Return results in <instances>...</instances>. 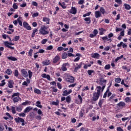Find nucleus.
Segmentation results:
<instances>
[{"instance_id":"nucleus-8","label":"nucleus","mask_w":131,"mask_h":131,"mask_svg":"<svg viewBox=\"0 0 131 131\" xmlns=\"http://www.w3.org/2000/svg\"><path fill=\"white\" fill-rule=\"evenodd\" d=\"M82 64H83L82 62H80L79 64H78V63H76L77 67L74 69V72H77V71H78V69H80V68H81Z\"/></svg>"},{"instance_id":"nucleus-6","label":"nucleus","mask_w":131,"mask_h":131,"mask_svg":"<svg viewBox=\"0 0 131 131\" xmlns=\"http://www.w3.org/2000/svg\"><path fill=\"white\" fill-rule=\"evenodd\" d=\"M14 45H15L14 43L9 42V41H4L5 47L8 48V49H10L11 50H15V48L12 46H14Z\"/></svg>"},{"instance_id":"nucleus-30","label":"nucleus","mask_w":131,"mask_h":131,"mask_svg":"<svg viewBox=\"0 0 131 131\" xmlns=\"http://www.w3.org/2000/svg\"><path fill=\"white\" fill-rule=\"evenodd\" d=\"M66 100L67 103H70L71 102V97L70 96V95L66 97Z\"/></svg>"},{"instance_id":"nucleus-49","label":"nucleus","mask_w":131,"mask_h":131,"mask_svg":"<svg viewBox=\"0 0 131 131\" xmlns=\"http://www.w3.org/2000/svg\"><path fill=\"white\" fill-rule=\"evenodd\" d=\"M18 116H19V117H26V115L25 114V113H21L18 114Z\"/></svg>"},{"instance_id":"nucleus-62","label":"nucleus","mask_w":131,"mask_h":131,"mask_svg":"<svg viewBox=\"0 0 131 131\" xmlns=\"http://www.w3.org/2000/svg\"><path fill=\"white\" fill-rule=\"evenodd\" d=\"M32 6H34L35 7H37V6H38V4H37V3H36V2H34V1H33L32 2Z\"/></svg>"},{"instance_id":"nucleus-43","label":"nucleus","mask_w":131,"mask_h":131,"mask_svg":"<svg viewBox=\"0 0 131 131\" xmlns=\"http://www.w3.org/2000/svg\"><path fill=\"white\" fill-rule=\"evenodd\" d=\"M20 39V36H16L13 39L14 41H18Z\"/></svg>"},{"instance_id":"nucleus-24","label":"nucleus","mask_w":131,"mask_h":131,"mask_svg":"<svg viewBox=\"0 0 131 131\" xmlns=\"http://www.w3.org/2000/svg\"><path fill=\"white\" fill-rule=\"evenodd\" d=\"M84 21H86V24H91L92 20H91V17H85L84 19Z\"/></svg>"},{"instance_id":"nucleus-48","label":"nucleus","mask_w":131,"mask_h":131,"mask_svg":"<svg viewBox=\"0 0 131 131\" xmlns=\"http://www.w3.org/2000/svg\"><path fill=\"white\" fill-rule=\"evenodd\" d=\"M80 131H89V129L86 127H82L80 128Z\"/></svg>"},{"instance_id":"nucleus-60","label":"nucleus","mask_w":131,"mask_h":131,"mask_svg":"<svg viewBox=\"0 0 131 131\" xmlns=\"http://www.w3.org/2000/svg\"><path fill=\"white\" fill-rule=\"evenodd\" d=\"M1 83H0V86H4L6 84V83L5 82V79L1 81Z\"/></svg>"},{"instance_id":"nucleus-54","label":"nucleus","mask_w":131,"mask_h":131,"mask_svg":"<svg viewBox=\"0 0 131 131\" xmlns=\"http://www.w3.org/2000/svg\"><path fill=\"white\" fill-rule=\"evenodd\" d=\"M116 97V95L115 94H113L110 97L109 101H112L113 98H115Z\"/></svg>"},{"instance_id":"nucleus-31","label":"nucleus","mask_w":131,"mask_h":131,"mask_svg":"<svg viewBox=\"0 0 131 131\" xmlns=\"http://www.w3.org/2000/svg\"><path fill=\"white\" fill-rule=\"evenodd\" d=\"M100 12L102 14V15H104L106 13V11L105 10V9H104V7H100Z\"/></svg>"},{"instance_id":"nucleus-22","label":"nucleus","mask_w":131,"mask_h":131,"mask_svg":"<svg viewBox=\"0 0 131 131\" xmlns=\"http://www.w3.org/2000/svg\"><path fill=\"white\" fill-rule=\"evenodd\" d=\"M8 60H10V61H18V59L17 58L13 56H8L7 57Z\"/></svg>"},{"instance_id":"nucleus-52","label":"nucleus","mask_w":131,"mask_h":131,"mask_svg":"<svg viewBox=\"0 0 131 131\" xmlns=\"http://www.w3.org/2000/svg\"><path fill=\"white\" fill-rule=\"evenodd\" d=\"M47 41H48V40L47 39H43L41 40V43L42 45H46Z\"/></svg>"},{"instance_id":"nucleus-12","label":"nucleus","mask_w":131,"mask_h":131,"mask_svg":"<svg viewBox=\"0 0 131 131\" xmlns=\"http://www.w3.org/2000/svg\"><path fill=\"white\" fill-rule=\"evenodd\" d=\"M67 66H69V63H65L62 65L61 70L62 71H67Z\"/></svg>"},{"instance_id":"nucleus-16","label":"nucleus","mask_w":131,"mask_h":131,"mask_svg":"<svg viewBox=\"0 0 131 131\" xmlns=\"http://www.w3.org/2000/svg\"><path fill=\"white\" fill-rule=\"evenodd\" d=\"M88 74L91 76V77H93V75H95V71L93 70H90L87 71Z\"/></svg>"},{"instance_id":"nucleus-57","label":"nucleus","mask_w":131,"mask_h":131,"mask_svg":"<svg viewBox=\"0 0 131 131\" xmlns=\"http://www.w3.org/2000/svg\"><path fill=\"white\" fill-rule=\"evenodd\" d=\"M37 114L39 115H41V116H42L43 115L42 114V112L41 111V110L40 109H39L38 111H37Z\"/></svg>"},{"instance_id":"nucleus-11","label":"nucleus","mask_w":131,"mask_h":131,"mask_svg":"<svg viewBox=\"0 0 131 131\" xmlns=\"http://www.w3.org/2000/svg\"><path fill=\"white\" fill-rule=\"evenodd\" d=\"M58 61H60V56L56 55L53 58L52 63L53 64H56V63H57Z\"/></svg>"},{"instance_id":"nucleus-14","label":"nucleus","mask_w":131,"mask_h":131,"mask_svg":"<svg viewBox=\"0 0 131 131\" xmlns=\"http://www.w3.org/2000/svg\"><path fill=\"white\" fill-rule=\"evenodd\" d=\"M14 84V81L13 80H10L8 81V86L9 88V89H13L14 88V86L13 85Z\"/></svg>"},{"instance_id":"nucleus-29","label":"nucleus","mask_w":131,"mask_h":131,"mask_svg":"<svg viewBox=\"0 0 131 131\" xmlns=\"http://www.w3.org/2000/svg\"><path fill=\"white\" fill-rule=\"evenodd\" d=\"M59 103H60V101H59V100L57 99L56 101L52 102V105H54L55 106H58L59 105Z\"/></svg>"},{"instance_id":"nucleus-2","label":"nucleus","mask_w":131,"mask_h":131,"mask_svg":"<svg viewBox=\"0 0 131 131\" xmlns=\"http://www.w3.org/2000/svg\"><path fill=\"white\" fill-rule=\"evenodd\" d=\"M64 78L66 82H70V83H73L74 82V77L69 75V74L64 75Z\"/></svg>"},{"instance_id":"nucleus-7","label":"nucleus","mask_w":131,"mask_h":131,"mask_svg":"<svg viewBox=\"0 0 131 131\" xmlns=\"http://www.w3.org/2000/svg\"><path fill=\"white\" fill-rule=\"evenodd\" d=\"M23 26H24V28H26V29H27V30H31L32 29L30 25H29V24L26 21H24L23 23Z\"/></svg>"},{"instance_id":"nucleus-36","label":"nucleus","mask_w":131,"mask_h":131,"mask_svg":"<svg viewBox=\"0 0 131 131\" xmlns=\"http://www.w3.org/2000/svg\"><path fill=\"white\" fill-rule=\"evenodd\" d=\"M122 69H124V70H126L127 72H129L130 71V69H128L127 67L125 66H123L122 67Z\"/></svg>"},{"instance_id":"nucleus-61","label":"nucleus","mask_w":131,"mask_h":131,"mask_svg":"<svg viewBox=\"0 0 131 131\" xmlns=\"http://www.w3.org/2000/svg\"><path fill=\"white\" fill-rule=\"evenodd\" d=\"M5 129V127L2 123H0V131H3Z\"/></svg>"},{"instance_id":"nucleus-5","label":"nucleus","mask_w":131,"mask_h":131,"mask_svg":"<svg viewBox=\"0 0 131 131\" xmlns=\"http://www.w3.org/2000/svg\"><path fill=\"white\" fill-rule=\"evenodd\" d=\"M14 120L16 123H21L22 126L25 125V120L22 118L17 117L15 118Z\"/></svg>"},{"instance_id":"nucleus-32","label":"nucleus","mask_w":131,"mask_h":131,"mask_svg":"<svg viewBox=\"0 0 131 131\" xmlns=\"http://www.w3.org/2000/svg\"><path fill=\"white\" fill-rule=\"evenodd\" d=\"M37 31H38L37 29H34V30H33L32 33L31 37H34V36H35V33L37 32Z\"/></svg>"},{"instance_id":"nucleus-41","label":"nucleus","mask_w":131,"mask_h":131,"mask_svg":"<svg viewBox=\"0 0 131 131\" xmlns=\"http://www.w3.org/2000/svg\"><path fill=\"white\" fill-rule=\"evenodd\" d=\"M30 103V101L29 100H27L24 102H23L21 103V105L23 106H26V105H28V104H29Z\"/></svg>"},{"instance_id":"nucleus-34","label":"nucleus","mask_w":131,"mask_h":131,"mask_svg":"<svg viewBox=\"0 0 131 131\" xmlns=\"http://www.w3.org/2000/svg\"><path fill=\"white\" fill-rule=\"evenodd\" d=\"M115 81L117 83H120V82L121 81V78H115Z\"/></svg>"},{"instance_id":"nucleus-20","label":"nucleus","mask_w":131,"mask_h":131,"mask_svg":"<svg viewBox=\"0 0 131 131\" xmlns=\"http://www.w3.org/2000/svg\"><path fill=\"white\" fill-rule=\"evenodd\" d=\"M123 7H124V9L127 11H129V10L131 9V6L129 4L125 3L123 5Z\"/></svg>"},{"instance_id":"nucleus-17","label":"nucleus","mask_w":131,"mask_h":131,"mask_svg":"<svg viewBox=\"0 0 131 131\" xmlns=\"http://www.w3.org/2000/svg\"><path fill=\"white\" fill-rule=\"evenodd\" d=\"M42 64L45 66H48L51 64V61L49 59H47L42 62Z\"/></svg>"},{"instance_id":"nucleus-9","label":"nucleus","mask_w":131,"mask_h":131,"mask_svg":"<svg viewBox=\"0 0 131 131\" xmlns=\"http://www.w3.org/2000/svg\"><path fill=\"white\" fill-rule=\"evenodd\" d=\"M70 14H73V15H75L77 13V9L74 7H72L71 9L69 11Z\"/></svg>"},{"instance_id":"nucleus-64","label":"nucleus","mask_w":131,"mask_h":131,"mask_svg":"<svg viewBox=\"0 0 131 131\" xmlns=\"http://www.w3.org/2000/svg\"><path fill=\"white\" fill-rule=\"evenodd\" d=\"M16 111H17L18 112H21V111H22V108H21V106L17 107Z\"/></svg>"},{"instance_id":"nucleus-4","label":"nucleus","mask_w":131,"mask_h":131,"mask_svg":"<svg viewBox=\"0 0 131 131\" xmlns=\"http://www.w3.org/2000/svg\"><path fill=\"white\" fill-rule=\"evenodd\" d=\"M47 29H48V28L46 26L41 27L39 30L40 34H41L42 35H47V34H49V31H47Z\"/></svg>"},{"instance_id":"nucleus-28","label":"nucleus","mask_w":131,"mask_h":131,"mask_svg":"<svg viewBox=\"0 0 131 131\" xmlns=\"http://www.w3.org/2000/svg\"><path fill=\"white\" fill-rule=\"evenodd\" d=\"M40 104H41L40 101H37L36 102V106L37 107H38V108H42V105H41Z\"/></svg>"},{"instance_id":"nucleus-55","label":"nucleus","mask_w":131,"mask_h":131,"mask_svg":"<svg viewBox=\"0 0 131 131\" xmlns=\"http://www.w3.org/2000/svg\"><path fill=\"white\" fill-rule=\"evenodd\" d=\"M53 48L54 47H53V46L50 45L47 48V51H50L51 50H53Z\"/></svg>"},{"instance_id":"nucleus-37","label":"nucleus","mask_w":131,"mask_h":131,"mask_svg":"<svg viewBox=\"0 0 131 131\" xmlns=\"http://www.w3.org/2000/svg\"><path fill=\"white\" fill-rule=\"evenodd\" d=\"M6 73H7L8 75H11V74H12V70L11 69H7L6 71Z\"/></svg>"},{"instance_id":"nucleus-27","label":"nucleus","mask_w":131,"mask_h":131,"mask_svg":"<svg viewBox=\"0 0 131 131\" xmlns=\"http://www.w3.org/2000/svg\"><path fill=\"white\" fill-rule=\"evenodd\" d=\"M58 5H59V6H60V7H61V8L62 9H66V8H67V7H66V6H65L64 2H62V3H61V2H59Z\"/></svg>"},{"instance_id":"nucleus-1","label":"nucleus","mask_w":131,"mask_h":131,"mask_svg":"<svg viewBox=\"0 0 131 131\" xmlns=\"http://www.w3.org/2000/svg\"><path fill=\"white\" fill-rule=\"evenodd\" d=\"M97 92H94L93 95L92 99L91 102L93 104H96V102L99 100L100 96H101V90L102 88L100 86H97Z\"/></svg>"},{"instance_id":"nucleus-59","label":"nucleus","mask_w":131,"mask_h":131,"mask_svg":"<svg viewBox=\"0 0 131 131\" xmlns=\"http://www.w3.org/2000/svg\"><path fill=\"white\" fill-rule=\"evenodd\" d=\"M91 66H92V65L91 64H89L88 65L87 64H84L83 68L84 69H88V67H91Z\"/></svg>"},{"instance_id":"nucleus-40","label":"nucleus","mask_w":131,"mask_h":131,"mask_svg":"<svg viewBox=\"0 0 131 131\" xmlns=\"http://www.w3.org/2000/svg\"><path fill=\"white\" fill-rule=\"evenodd\" d=\"M100 81L102 83H104V84H106V83H107V80L104 79V78H101L100 79Z\"/></svg>"},{"instance_id":"nucleus-56","label":"nucleus","mask_w":131,"mask_h":131,"mask_svg":"<svg viewBox=\"0 0 131 131\" xmlns=\"http://www.w3.org/2000/svg\"><path fill=\"white\" fill-rule=\"evenodd\" d=\"M91 14H92V12H89L83 15V17L84 18V17H86L87 16H90L91 15Z\"/></svg>"},{"instance_id":"nucleus-38","label":"nucleus","mask_w":131,"mask_h":131,"mask_svg":"<svg viewBox=\"0 0 131 131\" xmlns=\"http://www.w3.org/2000/svg\"><path fill=\"white\" fill-rule=\"evenodd\" d=\"M34 93L35 94H41V92L40 91V90H39V89H37L36 88H35L34 89Z\"/></svg>"},{"instance_id":"nucleus-25","label":"nucleus","mask_w":131,"mask_h":131,"mask_svg":"<svg viewBox=\"0 0 131 131\" xmlns=\"http://www.w3.org/2000/svg\"><path fill=\"white\" fill-rule=\"evenodd\" d=\"M99 30L100 31L99 35H103V34H104V32L106 31V29L103 28H99Z\"/></svg>"},{"instance_id":"nucleus-39","label":"nucleus","mask_w":131,"mask_h":131,"mask_svg":"<svg viewBox=\"0 0 131 131\" xmlns=\"http://www.w3.org/2000/svg\"><path fill=\"white\" fill-rule=\"evenodd\" d=\"M110 68H111V66H110V64H106L104 67L105 70H109V69H110Z\"/></svg>"},{"instance_id":"nucleus-26","label":"nucleus","mask_w":131,"mask_h":131,"mask_svg":"<svg viewBox=\"0 0 131 131\" xmlns=\"http://www.w3.org/2000/svg\"><path fill=\"white\" fill-rule=\"evenodd\" d=\"M43 22H46V24H50V19L48 17H44L42 19Z\"/></svg>"},{"instance_id":"nucleus-45","label":"nucleus","mask_w":131,"mask_h":131,"mask_svg":"<svg viewBox=\"0 0 131 131\" xmlns=\"http://www.w3.org/2000/svg\"><path fill=\"white\" fill-rule=\"evenodd\" d=\"M18 75H19V72L18 71V70H15L14 76H15V77H18Z\"/></svg>"},{"instance_id":"nucleus-3","label":"nucleus","mask_w":131,"mask_h":131,"mask_svg":"<svg viewBox=\"0 0 131 131\" xmlns=\"http://www.w3.org/2000/svg\"><path fill=\"white\" fill-rule=\"evenodd\" d=\"M20 93L17 92L13 93L11 96V99H13L12 100L14 103H18L20 101Z\"/></svg>"},{"instance_id":"nucleus-58","label":"nucleus","mask_w":131,"mask_h":131,"mask_svg":"<svg viewBox=\"0 0 131 131\" xmlns=\"http://www.w3.org/2000/svg\"><path fill=\"white\" fill-rule=\"evenodd\" d=\"M12 7L15 10H17V9H18V5H16V3H14Z\"/></svg>"},{"instance_id":"nucleus-50","label":"nucleus","mask_w":131,"mask_h":131,"mask_svg":"<svg viewBox=\"0 0 131 131\" xmlns=\"http://www.w3.org/2000/svg\"><path fill=\"white\" fill-rule=\"evenodd\" d=\"M123 58V55H121L120 57H117L116 59H115V62H117L120 59H122Z\"/></svg>"},{"instance_id":"nucleus-15","label":"nucleus","mask_w":131,"mask_h":131,"mask_svg":"<svg viewBox=\"0 0 131 131\" xmlns=\"http://www.w3.org/2000/svg\"><path fill=\"white\" fill-rule=\"evenodd\" d=\"M78 98L80 101L76 100L75 103L76 104H82V97H81V96L80 95H78Z\"/></svg>"},{"instance_id":"nucleus-47","label":"nucleus","mask_w":131,"mask_h":131,"mask_svg":"<svg viewBox=\"0 0 131 131\" xmlns=\"http://www.w3.org/2000/svg\"><path fill=\"white\" fill-rule=\"evenodd\" d=\"M11 111L13 114H16V109L15 108V106H11Z\"/></svg>"},{"instance_id":"nucleus-51","label":"nucleus","mask_w":131,"mask_h":131,"mask_svg":"<svg viewBox=\"0 0 131 131\" xmlns=\"http://www.w3.org/2000/svg\"><path fill=\"white\" fill-rule=\"evenodd\" d=\"M6 91L8 94H12L13 93V89H6Z\"/></svg>"},{"instance_id":"nucleus-35","label":"nucleus","mask_w":131,"mask_h":131,"mask_svg":"<svg viewBox=\"0 0 131 131\" xmlns=\"http://www.w3.org/2000/svg\"><path fill=\"white\" fill-rule=\"evenodd\" d=\"M33 53V49H30V50L28 52V56L29 57H32Z\"/></svg>"},{"instance_id":"nucleus-23","label":"nucleus","mask_w":131,"mask_h":131,"mask_svg":"<svg viewBox=\"0 0 131 131\" xmlns=\"http://www.w3.org/2000/svg\"><path fill=\"white\" fill-rule=\"evenodd\" d=\"M92 58H97L99 59V57H100V54L99 53H95L94 54H92Z\"/></svg>"},{"instance_id":"nucleus-63","label":"nucleus","mask_w":131,"mask_h":131,"mask_svg":"<svg viewBox=\"0 0 131 131\" xmlns=\"http://www.w3.org/2000/svg\"><path fill=\"white\" fill-rule=\"evenodd\" d=\"M64 50V48L62 47H59L57 48V51H58V52H61V51H63Z\"/></svg>"},{"instance_id":"nucleus-21","label":"nucleus","mask_w":131,"mask_h":131,"mask_svg":"<svg viewBox=\"0 0 131 131\" xmlns=\"http://www.w3.org/2000/svg\"><path fill=\"white\" fill-rule=\"evenodd\" d=\"M95 15L96 18H100V17L102 16V14H101V12H100V11H96L95 12Z\"/></svg>"},{"instance_id":"nucleus-33","label":"nucleus","mask_w":131,"mask_h":131,"mask_svg":"<svg viewBox=\"0 0 131 131\" xmlns=\"http://www.w3.org/2000/svg\"><path fill=\"white\" fill-rule=\"evenodd\" d=\"M45 51L43 49H39V50L34 54V55H36V54H38L39 53L40 54H43L45 53Z\"/></svg>"},{"instance_id":"nucleus-53","label":"nucleus","mask_w":131,"mask_h":131,"mask_svg":"<svg viewBox=\"0 0 131 131\" xmlns=\"http://www.w3.org/2000/svg\"><path fill=\"white\" fill-rule=\"evenodd\" d=\"M115 3H117L119 5H122V0H115Z\"/></svg>"},{"instance_id":"nucleus-19","label":"nucleus","mask_w":131,"mask_h":131,"mask_svg":"<svg viewBox=\"0 0 131 131\" xmlns=\"http://www.w3.org/2000/svg\"><path fill=\"white\" fill-rule=\"evenodd\" d=\"M117 106L120 108H123L125 106V103L123 101H120L119 103L117 104Z\"/></svg>"},{"instance_id":"nucleus-46","label":"nucleus","mask_w":131,"mask_h":131,"mask_svg":"<svg viewBox=\"0 0 131 131\" xmlns=\"http://www.w3.org/2000/svg\"><path fill=\"white\" fill-rule=\"evenodd\" d=\"M83 115H84V111H81L79 113V116L81 118L83 117Z\"/></svg>"},{"instance_id":"nucleus-18","label":"nucleus","mask_w":131,"mask_h":131,"mask_svg":"<svg viewBox=\"0 0 131 131\" xmlns=\"http://www.w3.org/2000/svg\"><path fill=\"white\" fill-rule=\"evenodd\" d=\"M33 107L32 106H28L27 107L24 111V113H28L30 111L32 110Z\"/></svg>"},{"instance_id":"nucleus-44","label":"nucleus","mask_w":131,"mask_h":131,"mask_svg":"<svg viewBox=\"0 0 131 131\" xmlns=\"http://www.w3.org/2000/svg\"><path fill=\"white\" fill-rule=\"evenodd\" d=\"M28 72L29 73V78L30 79H31V78L32 77V72H31V70H29Z\"/></svg>"},{"instance_id":"nucleus-42","label":"nucleus","mask_w":131,"mask_h":131,"mask_svg":"<svg viewBox=\"0 0 131 131\" xmlns=\"http://www.w3.org/2000/svg\"><path fill=\"white\" fill-rule=\"evenodd\" d=\"M68 57V54L66 53H63L62 54V59H66Z\"/></svg>"},{"instance_id":"nucleus-10","label":"nucleus","mask_w":131,"mask_h":131,"mask_svg":"<svg viewBox=\"0 0 131 131\" xmlns=\"http://www.w3.org/2000/svg\"><path fill=\"white\" fill-rule=\"evenodd\" d=\"M72 93V90L71 89L69 90V91L67 90H64L63 91L62 96H68V95H70Z\"/></svg>"},{"instance_id":"nucleus-13","label":"nucleus","mask_w":131,"mask_h":131,"mask_svg":"<svg viewBox=\"0 0 131 131\" xmlns=\"http://www.w3.org/2000/svg\"><path fill=\"white\" fill-rule=\"evenodd\" d=\"M21 73L24 77H28V73L26 71V70L24 69L21 70Z\"/></svg>"}]
</instances>
